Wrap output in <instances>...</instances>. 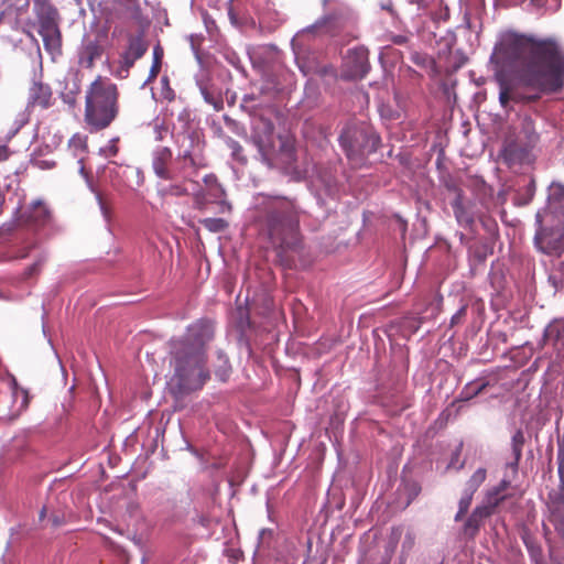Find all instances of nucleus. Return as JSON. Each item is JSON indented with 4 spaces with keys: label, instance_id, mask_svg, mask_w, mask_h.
<instances>
[{
    "label": "nucleus",
    "instance_id": "473e14b6",
    "mask_svg": "<svg viewBox=\"0 0 564 564\" xmlns=\"http://www.w3.org/2000/svg\"><path fill=\"white\" fill-rule=\"evenodd\" d=\"M534 193H535V182L533 180H530L529 183L525 185V196L518 197L517 204L521 205V206L529 204L532 200Z\"/></svg>",
    "mask_w": 564,
    "mask_h": 564
},
{
    "label": "nucleus",
    "instance_id": "13d9d810",
    "mask_svg": "<svg viewBox=\"0 0 564 564\" xmlns=\"http://www.w3.org/2000/svg\"><path fill=\"white\" fill-rule=\"evenodd\" d=\"M419 487L416 485L413 486V496H416L419 494Z\"/></svg>",
    "mask_w": 564,
    "mask_h": 564
},
{
    "label": "nucleus",
    "instance_id": "ddd939ff",
    "mask_svg": "<svg viewBox=\"0 0 564 564\" xmlns=\"http://www.w3.org/2000/svg\"><path fill=\"white\" fill-rule=\"evenodd\" d=\"M147 48L148 46L141 35L130 36L128 47L120 55V65L116 75L120 78H126L129 74V69L134 65L135 61L144 55Z\"/></svg>",
    "mask_w": 564,
    "mask_h": 564
},
{
    "label": "nucleus",
    "instance_id": "bb28decb",
    "mask_svg": "<svg viewBox=\"0 0 564 564\" xmlns=\"http://www.w3.org/2000/svg\"><path fill=\"white\" fill-rule=\"evenodd\" d=\"M487 471L485 468L476 469L467 481L466 489L475 494L479 486L485 481Z\"/></svg>",
    "mask_w": 564,
    "mask_h": 564
},
{
    "label": "nucleus",
    "instance_id": "0eeeda50",
    "mask_svg": "<svg viewBox=\"0 0 564 564\" xmlns=\"http://www.w3.org/2000/svg\"><path fill=\"white\" fill-rule=\"evenodd\" d=\"M338 141L349 163L359 167L367 155L378 150L381 139L371 124L352 121L343 128Z\"/></svg>",
    "mask_w": 564,
    "mask_h": 564
},
{
    "label": "nucleus",
    "instance_id": "7ed1b4c3",
    "mask_svg": "<svg viewBox=\"0 0 564 564\" xmlns=\"http://www.w3.org/2000/svg\"><path fill=\"white\" fill-rule=\"evenodd\" d=\"M323 15L313 24L300 30L292 39L291 45L299 69L304 76L317 74L336 76L332 65H322L315 56H306V46L316 39H336L341 35H352L357 23L356 12L339 0H322Z\"/></svg>",
    "mask_w": 564,
    "mask_h": 564
},
{
    "label": "nucleus",
    "instance_id": "4be33fe9",
    "mask_svg": "<svg viewBox=\"0 0 564 564\" xmlns=\"http://www.w3.org/2000/svg\"><path fill=\"white\" fill-rule=\"evenodd\" d=\"M524 445V435L521 430H518L511 438V449L513 454V460L509 463V466L513 469L518 468L519 460L522 456V448Z\"/></svg>",
    "mask_w": 564,
    "mask_h": 564
},
{
    "label": "nucleus",
    "instance_id": "2f4dec72",
    "mask_svg": "<svg viewBox=\"0 0 564 564\" xmlns=\"http://www.w3.org/2000/svg\"><path fill=\"white\" fill-rule=\"evenodd\" d=\"M160 83H161V91H160L161 97L167 101L174 100L175 93L170 86L169 77L165 75L162 76Z\"/></svg>",
    "mask_w": 564,
    "mask_h": 564
},
{
    "label": "nucleus",
    "instance_id": "423d86ee",
    "mask_svg": "<svg viewBox=\"0 0 564 564\" xmlns=\"http://www.w3.org/2000/svg\"><path fill=\"white\" fill-rule=\"evenodd\" d=\"M85 121L90 130L107 128L118 113L117 86L109 79L97 77L86 91Z\"/></svg>",
    "mask_w": 564,
    "mask_h": 564
},
{
    "label": "nucleus",
    "instance_id": "39448f33",
    "mask_svg": "<svg viewBox=\"0 0 564 564\" xmlns=\"http://www.w3.org/2000/svg\"><path fill=\"white\" fill-rule=\"evenodd\" d=\"M534 243L544 253L561 254L564 250V185L553 182L549 186L546 206L535 215Z\"/></svg>",
    "mask_w": 564,
    "mask_h": 564
},
{
    "label": "nucleus",
    "instance_id": "de8ad7c7",
    "mask_svg": "<svg viewBox=\"0 0 564 564\" xmlns=\"http://www.w3.org/2000/svg\"><path fill=\"white\" fill-rule=\"evenodd\" d=\"M28 120H29L28 116H26L25 113H21V115L19 116V119L17 120L18 126H17V128H15V130L13 131V133H12V134H15V133H17V131H18L22 126H24V124L28 122Z\"/></svg>",
    "mask_w": 564,
    "mask_h": 564
},
{
    "label": "nucleus",
    "instance_id": "6e6552de",
    "mask_svg": "<svg viewBox=\"0 0 564 564\" xmlns=\"http://www.w3.org/2000/svg\"><path fill=\"white\" fill-rule=\"evenodd\" d=\"M33 10L37 18L39 33L45 51L54 58L61 54V31L58 11L50 0H34Z\"/></svg>",
    "mask_w": 564,
    "mask_h": 564
},
{
    "label": "nucleus",
    "instance_id": "bf43d9fd",
    "mask_svg": "<svg viewBox=\"0 0 564 564\" xmlns=\"http://www.w3.org/2000/svg\"><path fill=\"white\" fill-rule=\"evenodd\" d=\"M25 32H26V34H28L32 40H34V41H35L34 35H33L30 31H25Z\"/></svg>",
    "mask_w": 564,
    "mask_h": 564
},
{
    "label": "nucleus",
    "instance_id": "5701e85b",
    "mask_svg": "<svg viewBox=\"0 0 564 564\" xmlns=\"http://www.w3.org/2000/svg\"><path fill=\"white\" fill-rule=\"evenodd\" d=\"M19 213H20V210L17 209L15 213H14V216L12 217V219L3 223L0 226V243H4V242L9 241L10 238L15 232V230L18 229V226H19Z\"/></svg>",
    "mask_w": 564,
    "mask_h": 564
},
{
    "label": "nucleus",
    "instance_id": "49530a36",
    "mask_svg": "<svg viewBox=\"0 0 564 564\" xmlns=\"http://www.w3.org/2000/svg\"><path fill=\"white\" fill-rule=\"evenodd\" d=\"M35 165L41 170H50L55 165V163L48 160H39L35 162Z\"/></svg>",
    "mask_w": 564,
    "mask_h": 564
},
{
    "label": "nucleus",
    "instance_id": "79ce46f5",
    "mask_svg": "<svg viewBox=\"0 0 564 564\" xmlns=\"http://www.w3.org/2000/svg\"><path fill=\"white\" fill-rule=\"evenodd\" d=\"M53 528H58L65 523V517L61 513H52L48 518Z\"/></svg>",
    "mask_w": 564,
    "mask_h": 564
},
{
    "label": "nucleus",
    "instance_id": "c85d7f7f",
    "mask_svg": "<svg viewBox=\"0 0 564 564\" xmlns=\"http://www.w3.org/2000/svg\"><path fill=\"white\" fill-rule=\"evenodd\" d=\"M151 126L153 127L154 140L158 142L163 141L169 132V127L164 120L158 117L153 122H151Z\"/></svg>",
    "mask_w": 564,
    "mask_h": 564
},
{
    "label": "nucleus",
    "instance_id": "4d7b16f0",
    "mask_svg": "<svg viewBox=\"0 0 564 564\" xmlns=\"http://www.w3.org/2000/svg\"><path fill=\"white\" fill-rule=\"evenodd\" d=\"M45 513H46V510H45V508H43V509L41 510V512H40V519H41V520H42V519H44Z\"/></svg>",
    "mask_w": 564,
    "mask_h": 564
},
{
    "label": "nucleus",
    "instance_id": "c03bdc74",
    "mask_svg": "<svg viewBox=\"0 0 564 564\" xmlns=\"http://www.w3.org/2000/svg\"><path fill=\"white\" fill-rule=\"evenodd\" d=\"M204 182L207 185L214 184L221 194L224 193L223 187L220 186V184H218L217 178H216V176L214 174L205 175Z\"/></svg>",
    "mask_w": 564,
    "mask_h": 564
},
{
    "label": "nucleus",
    "instance_id": "e433bc0d",
    "mask_svg": "<svg viewBox=\"0 0 564 564\" xmlns=\"http://www.w3.org/2000/svg\"><path fill=\"white\" fill-rule=\"evenodd\" d=\"M45 260H46V254L45 253L41 254L37 258V260L25 270L26 278H30V276L36 274L40 271V267L44 263Z\"/></svg>",
    "mask_w": 564,
    "mask_h": 564
},
{
    "label": "nucleus",
    "instance_id": "9d476101",
    "mask_svg": "<svg viewBox=\"0 0 564 564\" xmlns=\"http://www.w3.org/2000/svg\"><path fill=\"white\" fill-rule=\"evenodd\" d=\"M539 140L540 135L535 130L533 119L525 116L521 120L518 141L505 148L506 160L520 163L525 161L530 151L538 144Z\"/></svg>",
    "mask_w": 564,
    "mask_h": 564
},
{
    "label": "nucleus",
    "instance_id": "4c0bfd02",
    "mask_svg": "<svg viewBox=\"0 0 564 564\" xmlns=\"http://www.w3.org/2000/svg\"><path fill=\"white\" fill-rule=\"evenodd\" d=\"M79 87L77 84H74V88L69 90L67 94H63L62 98L65 104H67L69 107H74L76 104V97L75 95L78 94Z\"/></svg>",
    "mask_w": 564,
    "mask_h": 564
},
{
    "label": "nucleus",
    "instance_id": "cd10ccee",
    "mask_svg": "<svg viewBox=\"0 0 564 564\" xmlns=\"http://www.w3.org/2000/svg\"><path fill=\"white\" fill-rule=\"evenodd\" d=\"M473 496H474V492L465 489L463 496L459 499L458 512L455 516V521H460L462 518L465 516V513L467 512V510L471 503Z\"/></svg>",
    "mask_w": 564,
    "mask_h": 564
},
{
    "label": "nucleus",
    "instance_id": "72a5a7b5",
    "mask_svg": "<svg viewBox=\"0 0 564 564\" xmlns=\"http://www.w3.org/2000/svg\"><path fill=\"white\" fill-rule=\"evenodd\" d=\"M226 145L228 149L231 150V155L238 160V161H245V158L241 155V152H242V147L240 145V143L238 141H236L235 139L232 138H227L226 139Z\"/></svg>",
    "mask_w": 564,
    "mask_h": 564
},
{
    "label": "nucleus",
    "instance_id": "b1692460",
    "mask_svg": "<svg viewBox=\"0 0 564 564\" xmlns=\"http://www.w3.org/2000/svg\"><path fill=\"white\" fill-rule=\"evenodd\" d=\"M162 58H163V48L160 45L154 46L153 61H152V65L150 68V73H149L147 80L143 83L142 87L148 85L150 82H152L158 76V74L161 70Z\"/></svg>",
    "mask_w": 564,
    "mask_h": 564
},
{
    "label": "nucleus",
    "instance_id": "3c124183",
    "mask_svg": "<svg viewBox=\"0 0 564 564\" xmlns=\"http://www.w3.org/2000/svg\"><path fill=\"white\" fill-rule=\"evenodd\" d=\"M34 247H35V243H32L31 246H29V247L24 248V249L19 253L18 258H21V259L26 258V257H28V254H29V252H30V250H31L32 248H34Z\"/></svg>",
    "mask_w": 564,
    "mask_h": 564
},
{
    "label": "nucleus",
    "instance_id": "a18cd8bd",
    "mask_svg": "<svg viewBox=\"0 0 564 564\" xmlns=\"http://www.w3.org/2000/svg\"><path fill=\"white\" fill-rule=\"evenodd\" d=\"M460 452H462V444H459L456 449L453 452L452 454V459L448 464V467H456L457 464H458V459H459V455H460Z\"/></svg>",
    "mask_w": 564,
    "mask_h": 564
},
{
    "label": "nucleus",
    "instance_id": "412c9836",
    "mask_svg": "<svg viewBox=\"0 0 564 564\" xmlns=\"http://www.w3.org/2000/svg\"><path fill=\"white\" fill-rule=\"evenodd\" d=\"M452 207L456 220L460 226L470 227L473 225L474 217L464 206L460 194L456 196V198L452 203Z\"/></svg>",
    "mask_w": 564,
    "mask_h": 564
},
{
    "label": "nucleus",
    "instance_id": "7c9ffc66",
    "mask_svg": "<svg viewBox=\"0 0 564 564\" xmlns=\"http://www.w3.org/2000/svg\"><path fill=\"white\" fill-rule=\"evenodd\" d=\"M11 387H12V393L14 395V398H20L22 399V403L21 405L23 408L28 406L29 404V392L26 389L20 387L17 382V379L14 377L11 378Z\"/></svg>",
    "mask_w": 564,
    "mask_h": 564
},
{
    "label": "nucleus",
    "instance_id": "f3484780",
    "mask_svg": "<svg viewBox=\"0 0 564 564\" xmlns=\"http://www.w3.org/2000/svg\"><path fill=\"white\" fill-rule=\"evenodd\" d=\"M296 177H310L312 182H319L324 188L325 192L330 195L334 193L335 188V175L329 169H324L317 165H314L312 167V172L308 170H305L302 172H296Z\"/></svg>",
    "mask_w": 564,
    "mask_h": 564
},
{
    "label": "nucleus",
    "instance_id": "5fc2aeb1",
    "mask_svg": "<svg viewBox=\"0 0 564 564\" xmlns=\"http://www.w3.org/2000/svg\"><path fill=\"white\" fill-rule=\"evenodd\" d=\"M405 42V37L402 35H398L394 37V43L397 44H403Z\"/></svg>",
    "mask_w": 564,
    "mask_h": 564
},
{
    "label": "nucleus",
    "instance_id": "f704fd0d",
    "mask_svg": "<svg viewBox=\"0 0 564 564\" xmlns=\"http://www.w3.org/2000/svg\"><path fill=\"white\" fill-rule=\"evenodd\" d=\"M496 506L497 501H495L491 505L479 506L473 511L471 514H474L481 522L485 518L489 517L492 513Z\"/></svg>",
    "mask_w": 564,
    "mask_h": 564
},
{
    "label": "nucleus",
    "instance_id": "f257e3e1",
    "mask_svg": "<svg viewBox=\"0 0 564 564\" xmlns=\"http://www.w3.org/2000/svg\"><path fill=\"white\" fill-rule=\"evenodd\" d=\"M494 58L511 63L517 82L533 91L522 95L501 84L499 102L505 109L510 101H534L541 95L556 93L564 86V54L553 37L502 32L495 45Z\"/></svg>",
    "mask_w": 564,
    "mask_h": 564
},
{
    "label": "nucleus",
    "instance_id": "f03ea898",
    "mask_svg": "<svg viewBox=\"0 0 564 564\" xmlns=\"http://www.w3.org/2000/svg\"><path fill=\"white\" fill-rule=\"evenodd\" d=\"M214 335V324L202 318L188 325L182 336L169 341L172 381L181 392L199 390L209 380L207 346Z\"/></svg>",
    "mask_w": 564,
    "mask_h": 564
},
{
    "label": "nucleus",
    "instance_id": "603ef678",
    "mask_svg": "<svg viewBox=\"0 0 564 564\" xmlns=\"http://www.w3.org/2000/svg\"><path fill=\"white\" fill-rule=\"evenodd\" d=\"M203 95H204V99L208 102V104H212L214 105L215 108H217V105L216 102L214 101V98L206 91V90H202Z\"/></svg>",
    "mask_w": 564,
    "mask_h": 564
},
{
    "label": "nucleus",
    "instance_id": "20e7f679",
    "mask_svg": "<svg viewBox=\"0 0 564 564\" xmlns=\"http://www.w3.org/2000/svg\"><path fill=\"white\" fill-rule=\"evenodd\" d=\"M254 209L261 230L273 248L295 250L300 247V218L304 210L294 198L260 193L254 196Z\"/></svg>",
    "mask_w": 564,
    "mask_h": 564
},
{
    "label": "nucleus",
    "instance_id": "aec40b11",
    "mask_svg": "<svg viewBox=\"0 0 564 564\" xmlns=\"http://www.w3.org/2000/svg\"><path fill=\"white\" fill-rule=\"evenodd\" d=\"M214 371L216 377L225 382L231 373V366L227 355L221 350H216V362L214 364Z\"/></svg>",
    "mask_w": 564,
    "mask_h": 564
},
{
    "label": "nucleus",
    "instance_id": "37998d69",
    "mask_svg": "<svg viewBox=\"0 0 564 564\" xmlns=\"http://www.w3.org/2000/svg\"><path fill=\"white\" fill-rule=\"evenodd\" d=\"M466 315V306H462L451 318V325L454 326L463 319Z\"/></svg>",
    "mask_w": 564,
    "mask_h": 564
},
{
    "label": "nucleus",
    "instance_id": "c9c22d12",
    "mask_svg": "<svg viewBox=\"0 0 564 564\" xmlns=\"http://www.w3.org/2000/svg\"><path fill=\"white\" fill-rule=\"evenodd\" d=\"M118 139H111L106 147L100 148L99 153L105 158L115 156L118 152V148L116 145Z\"/></svg>",
    "mask_w": 564,
    "mask_h": 564
},
{
    "label": "nucleus",
    "instance_id": "a878e982",
    "mask_svg": "<svg viewBox=\"0 0 564 564\" xmlns=\"http://www.w3.org/2000/svg\"><path fill=\"white\" fill-rule=\"evenodd\" d=\"M200 224L210 232L218 234L228 227V223L223 218H204Z\"/></svg>",
    "mask_w": 564,
    "mask_h": 564
},
{
    "label": "nucleus",
    "instance_id": "052dcab7",
    "mask_svg": "<svg viewBox=\"0 0 564 564\" xmlns=\"http://www.w3.org/2000/svg\"><path fill=\"white\" fill-rule=\"evenodd\" d=\"M77 6L82 4L83 0H74Z\"/></svg>",
    "mask_w": 564,
    "mask_h": 564
},
{
    "label": "nucleus",
    "instance_id": "f8f14e48",
    "mask_svg": "<svg viewBox=\"0 0 564 564\" xmlns=\"http://www.w3.org/2000/svg\"><path fill=\"white\" fill-rule=\"evenodd\" d=\"M343 66L345 77L349 79L364 78L370 68L367 48L357 46L348 50Z\"/></svg>",
    "mask_w": 564,
    "mask_h": 564
},
{
    "label": "nucleus",
    "instance_id": "2eb2a0df",
    "mask_svg": "<svg viewBox=\"0 0 564 564\" xmlns=\"http://www.w3.org/2000/svg\"><path fill=\"white\" fill-rule=\"evenodd\" d=\"M172 150L167 147H158L152 152V169L154 174L165 181L173 180V173L169 169L172 161Z\"/></svg>",
    "mask_w": 564,
    "mask_h": 564
},
{
    "label": "nucleus",
    "instance_id": "680f3d73",
    "mask_svg": "<svg viewBox=\"0 0 564 564\" xmlns=\"http://www.w3.org/2000/svg\"><path fill=\"white\" fill-rule=\"evenodd\" d=\"M381 8H382V9H387V10H389V9H390V7H388V6H386V4H382V6H381Z\"/></svg>",
    "mask_w": 564,
    "mask_h": 564
},
{
    "label": "nucleus",
    "instance_id": "ea45409f",
    "mask_svg": "<svg viewBox=\"0 0 564 564\" xmlns=\"http://www.w3.org/2000/svg\"><path fill=\"white\" fill-rule=\"evenodd\" d=\"M95 194H96V199H97V203L99 205V209L101 212V215H102L104 219L106 220V223H109V220H110V212L107 208V206L105 205V203L102 202L101 195L98 192H95Z\"/></svg>",
    "mask_w": 564,
    "mask_h": 564
},
{
    "label": "nucleus",
    "instance_id": "6e6d98bb",
    "mask_svg": "<svg viewBox=\"0 0 564 564\" xmlns=\"http://www.w3.org/2000/svg\"><path fill=\"white\" fill-rule=\"evenodd\" d=\"M410 3H416L419 7L424 4V0H409Z\"/></svg>",
    "mask_w": 564,
    "mask_h": 564
},
{
    "label": "nucleus",
    "instance_id": "dca6fc26",
    "mask_svg": "<svg viewBox=\"0 0 564 564\" xmlns=\"http://www.w3.org/2000/svg\"><path fill=\"white\" fill-rule=\"evenodd\" d=\"M26 220L36 227H45L52 223V213L44 202L37 198L30 203Z\"/></svg>",
    "mask_w": 564,
    "mask_h": 564
},
{
    "label": "nucleus",
    "instance_id": "a19ab883",
    "mask_svg": "<svg viewBox=\"0 0 564 564\" xmlns=\"http://www.w3.org/2000/svg\"><path fill=\"white\" fill-rule=\"evenodd\" d=\"M479 525H480V521L474 514H470L466 521L465 530L466 531L471 530L473 532H475L478 530Z\"/></svg>",
    "mask_w": 564,
    "mask_h": 564
},
{
    "label": "nucleus",
    "instance_id": "9b49d317",
    "mask_svg": "<svg viewBox=\"0 0 564 564\" xmlns=\"http://www.w3.org/2000/svg\"><path fill=\"white\" fill-rule=\"evenodd\" d=\"M42 67L39 72H34L31 85L28 91L26 110L35 108L47 109L52 105V89L48 84L42 80Z\"/></svg>",
    "mask_w": 564,
    "mask_h": 564
},
{
    "label": "nucleus",
    "instance_id": "393cba45",
    "mask_svg": "<svg viewBox=\"0 0 564 564\" xmlns=\"http://www.w3.org/2000/svg\"><path fill=\"white\" fill-rule=\"evenodd\" d=\"M487 386L488 382L485 380H475L468 382L462 390L460 397L463 400H470L482 392Z\"/></svg>",
    "mask_w": 564,
    "mask_h": 564
},
{
    "label": "nucleus",
    "instance_id": "09e8293b",
    "mask_svg": "<svg viewBox=\"0 0 564 564\" xmlns=\"http://www.w3.org/2000/svg\"><path fill=\"white\" fill-rule=\"evenodd\" d=\"M412 61L416 64V65H424L427 61V57L424 56V55H420L417 53L413 54L412 55Z\"/></svg>",
    "mask_w": 564,
    "mask_h": 564
},
{
    "label": "nucleus",
    "instance_id": "1a4fd4ad",
    "mask_svg": "<svg viewBox=\"0 0 564 564\" xmlns=\"http://www.w3.org/2000/svg\"><path fill=\"white\" fill-rule=\"evenodd\" d=\"M254 98L252 95H246L241 102V108L249 110L250 115H252V142L258 149V153L260 156L261 162L267 164L268 166H272V153H273V132H274V124L262 117H257L256 113H253L250 110L249 102L252 101Z\"/></svg>",
    "mask_w": 564,
    "mask_h": 564
},
{
    "label": "nucleus",
    "instance_id": "a211bd4d",
    "mask_svg": "<svg viewBox=\"0 0 564 564\" xmlns=\"http://www.w3.org/2000/svg\"><path fill=\"white\" fill-rule=\"evenodd\" d=\"M29 9V0H3V9L6 11V20L14 15V24L19 25L23 22V15Z\"/></svg>",
    "mask_w": 564,
    "mask_h": 564
},
{
    "label": "nucleus",
    "instance_id": "864d4df0",
    "mask_svg": "<svg viewBox=\"0 0 564 564\" xmlns=\"http://www.w3.org/2000/svg\"><path fill=\"white\" fill-rule=\"evenodd\" d=\"M230 209H231V206H230V204H229V203H227V202H225V200H224V202H221V210H223V212H225V210L229 212Z\"/></svg>",
    "mask_w": 564,
    "mask_h": 564
},
{
    "label": "nucleus",
    "instance_id": "8fccbe9b",
    "mask_svg": "<svg viewBox=\"0 0 564 564\" xmlns=\"http://www.w3.org/2000/svg\"><path fill=\"white\" fill-rule=\"evenodd\" d=\"M9 158V149L6 144L0 143V161H4Z\"/></svg>",
    "mask_w": 564,
    "mask_h": 564
},
{
    "label": "nucleus",
    "instance_id": "c756f323",
    "mask_svg": "<svg viewBox=\"0 0 564 564\" xmlns=\"http://www.w3.org/2000/svg\"><path fill=\"white\" fill-rule=\"evenodd\" d=\"M180 158L183 159L185 162H188V164L195 169L205 166L204 159L199 154L193 153L189 150H184L180 154Z\"/></svg>",
    "mask_w": 564,
    "mask_h": 564
},
{
    "label": "nucleus",
    "instance_id": "58836bf2",
    "mask_svg": "<svg viewBox=\"0 0 564 564\" xmlns=\"http://www.w3.org/2000/svg\"><path fill=\"white\" fill-rule=\"evenodd\" d=\"M164 193L173 196H182L185 195L187 191L184 186L175 184L165 188Z\"/></svg>",
    "mask_w": 564,
    "mask_h": 564
},
{
    "label": "nucleus",
    "instance_id": "6ab92c4d",
    "mask_svg": "<svg viewBox=\"0 0 564 564\" xmlns=\"http://www.w3.org/2000/svg\"><path fill=\"white\" fill-rule=\"evenodd\" d=\"M102 6L115 13H131L139 11V0H104Z\"/></svg>",
    "mask_w": 564,
    "mask_h": 564
},
{
    "label": "nucleus",
    "instance_id": "4468645a",
    "mask_svg": "<svg viewBox=\"0 0 564 564\" xmlns=\"http://www.w3.org/2000/svg\"><path fill=\"white\" fill-rule=\"evenodd\" d=\"M104 54V45L98 36L84 35L80 45L77 48V58L79 66L91 68L95 62L100 59Z\"/></svg>",
    "mask_w": 564,
    "mask_h": 564
}]
</instances>
